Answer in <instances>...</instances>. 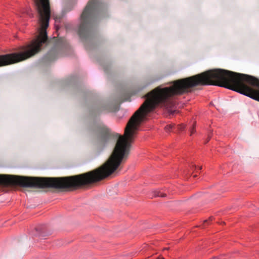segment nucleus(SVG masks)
<instances>
[{
  "mask_svg": "<svg viewBox=\"0 0 259 259\" xmlns=\"http://www.w3.org/2000/svg\"><path fill=\"white\" fill-rule=\"evenodd\" d=\"M103 7L100 0H90L80 16L78 34L82 40L89 39L92 35L98 15Z\"/></svg>",
  "mask_w": 259,
  "mask_h": 259,
  "instance_id": "obj_1",
  "label": "nucleus"
},
{
  "mask_svg": "<svg viewBox=\"0 0 259 259\" xmlns=\"http://www.w3.org/2000/svg\"><path fill=\"white\" fill-rule=\"evenodd\" d=\"M202 82H259V79L245 74L214 69L202 73Z\"/></svg>",
  "mask_w": 259,
  "mask_h": 259,
  "instance_id": "obj_2",
  "label": "nucleus"
},
{
  "mask_svg": "<svg viewBox=\"0 0 259 259\" xmlns=\"http://www.w3.org/2000/svg\"><path fill=\"white\" fill-rule=\"evenodd\" d=\"M58 54L57 49L53 48L46 55L44 59L46 61H54L57 58Z\"/></svg>",
  "mask_w": 259,
  "mask_h": 259,
  "instance_id": "obj_3",
  "label": "nucleus"
},
{
  "mask_svg": "<svg viewBox=\"0 0 259 259\" xmlns=\"http://www.w3.org/2000/svg\"><path fill=\"white\" fill-rule=\"evenodd\" d=\"M165 195H166L165 194H163L159 191H155L154 192V196H159V197H165Z\"/></svg>",
  "mask_w": 259,
  "mask_h": 259,
  "instance_id": "obj_4",
  "label": "nucleus"
},
{
  "mask_svg": "<svg viewBox=\"0 0 259 259\" xmlns=\"http://www.w3.org/2000/svg\"><path fill=\"white\" fill-rule=\"evenodd\" d=\"M195 125H196V122H194L193 126L192 127V128L191 129V134H190L191 136L195 132V130L194 129Z\"/></svg>",
  "mask_w": 259,
  "mask_h": 259,
  "instance_id": "obj_5",
  "label": "nucleus"
},
{
  "mask_svg": "<svg viewBox=\"0 0 259 259\" xmlns=\"http://www.w3.org/2000/svg\"><path fill=\"white\" fill-rule=\"evenodd\" d=\"M172 128V125H168L166 126H165V130L167 132H169Z\"/></svg>",
  "mask_w": 259,
  "mask_h": 259,
  "instance_id": "obj_6",
  "label": "nucleus"
},
{
  "mask_svg": "<svg viewBox=\"0 0 259 259\" xmlns=\"http://www.w3.org/2000/svg\"><path fill=\"white\" fill-rule=\"evenodd\" d=\"M178 128L180 130H183L185 128V125L181 124L177 126Z\"/></svg>",
  "mask_w": 259,
  "mask_h": 259,
  "instance_id": "obj_7",
  "label": "nucleus"
},
{
  "mask_svg": "<svg viewBox=\"0 0 259 259\" xmlns=\"http://www.w3.org/2000/svg\"><path fill=\"white\" fill-rule=\"evenodd\" d=\"M175 112H176V111H175V110L171 111V112H170V113H171V114H174V113H175Z\"/></svg>",
  "mask_w": 259,
  "mask_h": 259,
  "instance_id": "obj_8",
  "label": "nucleus"
},
{
  "mask_svg": "<svg viewBox=\"0 0 259 259\" xmlns=\"http://www.w3.org/2000/svg\"><path fill=\"white\" fill-rule=\"evenodd\" d=\"M210 136H208V139H207L206 142H207L210 140Z\"/></svg>",
  "mask_w": 259,
  "mask_h": 259,
  "instance_id": "obj_9",
  "label": "nucleus"
},
{
  "mask_svg": "<svg viewBox=\"0 0 259 259\" xmlns=\"http://www.w3.org/2000/svg\"><path fill=\"white\" fill-rule=\"evenodd\" d=\"M208 222V220H206V221H204V225H205V224H207Z\"/></svg>",
  "mask_w": 259,
  "mask_h": 259,
  "instance_id": "obj_10",
  "label": "nucleus"
},
{
  "mask_svg": "<svg viewBox=\"0 0 259 259\" xmlns=\"http://www.w3.org/2000/svg\"><path fill=\"white\" fill-rule=\"evenodd\" d=\"M157 259H164V258L163 257H159Z\"/></svg>",
  "mask_w": 259,
  "mask_h": 259,
  "instance_id": "obj_11",
  "label": "nucleus"
},
{
  "mask_svg": "<svg viewBox=\"0 0 259 259\" xmlns=\"http://www.w3.org/2000/svg\"><path fill=\"white\" fill-rule=\"evenodd\" d=\"M168 249H169L168 248H164L163 249V250H168Z\"/></svg>",
  "mask_w": 259,
  "mask_h": 259,
  "instance_id": "obj_12",
  "label": "nucleus"
},
{
  "mask_svg": "<svg viewBox=\"0 0 259 259\" xmlns=\"http://www.w3.org/2000/svg\"><path fill=\"white\" fill-rule=\"evenodd\" d=\"M199 169H202V166H200V167H199Z\"/></svg>",
  "mask_w": 259,
  "mask_h": 259,
  "instance_id": "obj_13",
  "label": "nucleus"
}]
</instances>
